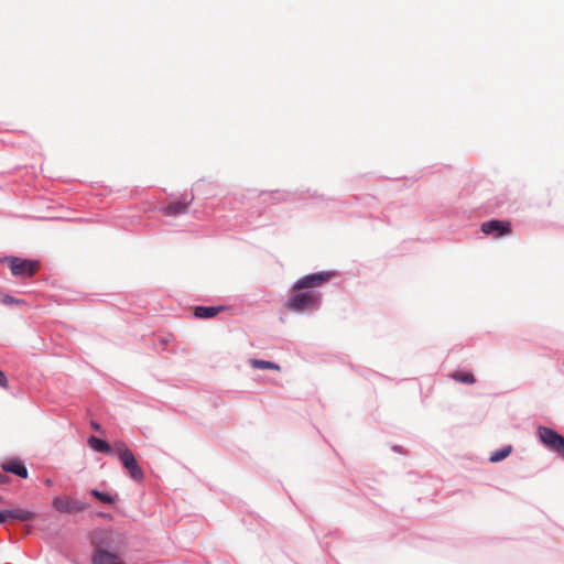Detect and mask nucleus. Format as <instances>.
Here are the masks:
<instances>
[{"mask_svg": "<svg viewBox=\"0 0 564 564\" xmlns=\"http://www.w3.org/2000/svg\"><path fill=\"white\" fill-rule=\"evenodd\" d=\"M334 276L333 272H316L296 280L285 302V307L297 314H311L319 310L322 293L316 289L327 283Z\"/></svg>", "mask_w": 564, "mask_h": 564, "instance_id": "nucleus-1", "label": "nucleus"}, {"mask_svg": "<svg viewBox=\"0 0 564 564\" xmlns=\"http://www.w3.org/2000/svg\"><path fill=\"white\" fill-rule=\"evenodd\" d=\"M538 436L546 448L564 457V437L556 431L546 426H539Z\"/></svg>", "mask_w": 564, "mask_h": 564, "instance_id": "nucleus-2", "label": "nucleus"}, {"mask_svg": "<svg viewBox=\"0 0 564 564\" xmlns=\"http://www.w3.org/2000/svg\"><path fill=\"white\" fill-rule=\"evenodd\" d=\"M52 506L61 513H76L86 509V505L84 502L61 496L53 499Z\"/></svg>", "mask_w": 564, "mask_h": 564, "instance_id": "nucleus-3", "label": "nucleus"}, {"mask_svg": "<svg viewBox=\"0 0 564 564\" xmlns=\"http://www.w3.org/2000/svg\"><path fill=\"white\" fill-rule=\"evenodd\" d=\"M8 261L12 274L17 276L33 275L37 269V262L35 261L19 258H10Z\"/></svg>", "mask_w": 564, "mask_h": 564, "instance_id": "nucleus-4", "label": "nucleus"}, {"mask_svg": "<svg viewBox=\"0 0 564 564\" xmlns=\"http://www.w3.org/2000/svg\"><path fill=\"white\" fill-rule=\"evenodd\" d=\"M481 230L486 235H492L499 238L509 234L510 224L501 220H490L481 225Z\"/></svg>", "mask_w": 564, "mask_h": 564, "instance_id": "nucleus-5", "label": "nucleus"}, {"mask_svg": "<svg viewBox=\"0 0 564 564\" xmlns=\"http://www.w3.org/2000/svg\"><path fill=\"white\" fill-rule=\"evenodd\" d=\"M121 463L133 480L141 481L143 479L144 474L140 466L138 465V462L134 458L133 454H130L127 457H122Z\"/></svg>", "mask_w": 564, "mask_h": 564, "instance_id": "nucleus-6", "label": "nucleus"}, {"mask_svg": "<svg viewBox=\"0 0 564 564\" xmlns=\"http://www.w3.org/2000/svg\"><path fill=\"white\" fill-rule=\"evenodd\" d=\"M2 514L4 517V521H7L9 518H13L19 521H28L34 517L32 511L21 508L4 510L2 511Z\"/></svg>", "mask_w": 564, "mask_h": 564, "instance_id": "nucleus-7", "label": "nucleus"}, {"mask_svg": "<svg viewBox=\"0 0 564 564\" xmlns=\"http://www.w3.org/2000/svg\"><path fill=\"white\" fill-rule=\"evenodd\" d=\"M2 467L6 471L15 474V475L20 476L21 478L28 477V470H26L25 466L20 460H17V459L8 460L2 465Z\"/></svg>", "mask_w": 564, "mask_h": 564, "instance_id": "nucleus-8", "label": "nucleus"}, {"mask_svg": "<svg viewBox=\"0 0 564 564\" xmlns=\"http://www.w3.org/2000/svg\"><path fill=\"white\" fill-rule=\"evenodd\" d=\"M88 445H89V446H90L95 452L106 453V454H112V448H111V446H110L107 442H105V441H102V440H100V438H98V437H96V436H90V437L88 438Z\"/></svg>", "mask_w": 564, "mask_h": 564, "instance_id": "nucleus-9", "label": "nucleus"}, {"mask_svg": "<svg viewBox=\"0 0 564 564\" xmlns=\"http://www.w3.org/2000/svg\"><path fill=\"white\" fill-rule=\"evenodd\" d=\"M191 199L186 200H180L175 203L169 204L164 212L167 216H176L185 212L187 205L189 204Z\"/></svg>", "mask_w": 564, "mask_h": 564, "instance_id": "nucleus-10", "label": "nucleus"}, {"mask_svg": "<svg viewBox=\"0 0 564 564\" xmlns=\"http://www.w3.org/2000/svg\"><path fill=\"white\" fill-rule=\"evenodd\" d=\"M220 307L216 306H197L195 308V316L198 318H212L220 312Z\"/></svg>", "mask_w": 564, "mask_h": 564, "instance_id": "nucleus-11", "label": "nucleus"}, {"mask_svg": "<svg viewBox=\"0 0 564 564\" xmlns=\"http://www.w3.org/2000/svg\"><path fill=\"white\" fill-rule=\"evenodd\" d=\"M249 364L254 368V369H260V370H275V371H279L280 370V366L275 362H272V361H268V360H261V359H250L249 360Z\"/></svg>", "mask_w": 564, "mask_h": 564, "instance_id": "nucleus-12", "label": "nucleus"}, {"mask_svg": "<svg viewBox=\"0 0 564 564\" xmlns=\"http://www.w3.org/2000/svg\"><path fill=\"white\" fill-rule=\"evenodd\" d=\"M112 454L116 453L120 460L122 459V457H127L128 455L132 454V452L128 448V446L121 442V441H116L112 446Z\"/></svg>", "mask_w": 564, "mask_h": 564, "instance_id": "nucleus-13", "label": "nucleus"}, {"mask_svg": "<svg viewBox=\"0 0 564 564\" xmlns=\"http://www.w3.org/2000/svg\"><path fill=\"white\" fill-rule=\"evenodd\" d=\"M510 453H511V446H506L503 448H500V449L491 453L489 460L491 463L501 462L502 459L507 458Z\"/></svg>", "mask_w": 564, "mask_h": 564, "instance_id": "nucleus-14", "label": "nucleus"}, {"mask_svg": "<svg viewBox=\"0 0 564 564\" xmlns=\"http://www.w3.org/2000/svg\"><path fill=\"white\" fill-rule=\"evenodd\" d=\"M453 378L464 383H473L475 381L474 376L470 372H456Z\"/></svg>", "mask_w": 564, "mask_h": 564, "instance_id": "nucleus-15", "label": "nucleus"}, {"mask_svg": "<svg viewBox=\"0 0 564 564\" xmlns=\"http://www.w3.org/2000/svg\"><path fill=\"white\" fill-rule=\"evenodd\" d=\"M90 494L104 503H112L115 501L113 497L108 494L100 492L97 489H93Z\"/></svg>", "mask_w": 564, "mask_h": 564, "instance_id": "nucleus-16", "label": "nucleus"}, {"mask_svg": "<svg viewBox=\"0 0 564 564\" xmlns=\"http://www.w3.org/2000/svg\"><path fill=\"white\" fill-rule=\"evenodd\" d=\"M8 384V380L6 375L0 370V387L6 388Z\"/></svg>", "mask_w": 564, "mask_h": 564, "instance_id": "nucleus-17", "label": "nucleus"}, {"mask_svg": "<svg viewBox=\"0 0 564 564\" xmlns=\"http://www.w3.org/2000/svg\"><path fill=\"white\" fill-rule=\"evenodd\" d=\"M4 303H13V299L10 297V296H6V299L3 300Z\"/></svg>", "mask_w": 564, "mask_h": 564, "instance_id": "nucleus-18", "label": "nucleus"}, {"mask_svg": "<svg viewBox=\"0 0 564 564\" xmlns=\"http://www.w3.org/2000/svg\"><path fill=\"white\" fill-rule=\"evenodd\" d=\"M94 430L99 431L100 426L97 423H91Z\"/></svg>", "mask_w": 564, "mask_h": 564, "instance_id": "nucleus-19", "label": "nucleus"}, {"mask_svg": "<svg viewBox=\"0 0 564 564\" xmlns=\"http://www.w3.org/2000/svg\"><path fill=\"white\" fill-rule=\"evenodd\" d=\"M45 484H46L47 486H52V485H53V481H52V479H46V480H45Z\"/></svg>", "mask_w": 564, "mask_h": 564, "instance_id": "nucleus-20", "label": "nucleus"}, {"mask_svg": "<svg viewBox=\"0 0 564 564\" xmlns=\"http://www.w3.org/2000/svg\"><path fill=\"white\" fill-rule=\"evenodd\" d=\"M4 522V517L2 514V511H0V523H3Z\"/></svg>", "mask_w": 564, "mask_h": 564, "instance_id": "nucleus-21", "label": "nucleus"}]
</instances>
